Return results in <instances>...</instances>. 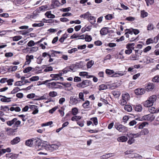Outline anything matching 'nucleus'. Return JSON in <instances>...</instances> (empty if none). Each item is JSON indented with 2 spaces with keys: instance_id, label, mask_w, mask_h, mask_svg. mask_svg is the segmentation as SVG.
Returning <instances> with one entry per match:
<instances>
[{
  "instance_id": "1",
  "label": "nucleus",
  "mask_w": 159,
  "mask_h": 159,
  "mask_svg": "<svg viewBox=\"0 0 159 159\" xmlns=\"http://www.w3.org/2000/svg\"><path fill=\"white\" fill-rule=\"evenodd\" d=\"M157 97L155 95H153L150 97L148 99L143 102V104L146 107H150L153 105L154 102L156 101Z\"/></svg>"
},
{
  "instance_id": "2",
  "label": "nucleus",
  "mask_w": 159,
  "mask_h": 159,
  "mask_svg": "<svg viewBox=\"0 0 159 159\" xmlns=\"http://www.w3.org/2000/svg\"><path fill=\"white\" fill-rule=\"evenodd\" d=\"M114 126L115 128L120 132L126 131L128 130L127 127L120 124L119 123H116Z\"/></svg>"
},
{
  "instance_id": "3",
  "label": "nucleus",
  "mask_w": 159,
  "mask_h": 159,
  "mask_svg": "<svg viewBox=\"0 0 159 159\" xmlns=\"http://www.w3.org/2000/svg\"><path fill=\"white\" fill-rule=\"evenodd\" d=\"M34 58V56L32 55H31L29 56V55H27L26 56V61H25V64L23 66L24 67V66L27 65H29L31 62V59H33Z\"/></svg>"
},
{
  "instance_id": "4",
  "label": "nucleus",
  "mask_w": 159,
  "mask_h": 159,
  "mask_svg": "<svg viewBox=\"0 0 159 159\" xmlns=\"http://www.w3.org/2000/svg\"><path fill=\"white\" fill-rule=\"evenodd\" d=\"M134 92L135 94L137 95H141L144 93L145 91L144 89H137L135 90Z\"/></svg>"
},
{
  "instance_id": "5",
  "label": "nucleus",
  "mask_w": 159,
  "mask_h": 159,
  "mask_svg": "<svg viewBox=\"0 0 159 159\" xmlns=\"http://www.w3.org/2000/svg\"><path fill=\"white\" fill-rule=\"evenodd\" d=\"M154 88V85L153 83H149L145 87V90L147 91L152 90Z\"/></svg>"
},
{
  "instance_id": "6",
  "label": "nucleus",
  "mask_w": 159,
  "mask_h": 159,
  "mask_svg": "<svg viewBox=\"0 0 159 159\" xmlns=\"http://www.w3.org/2000/svg\"><path fill=\"white\" fill-rule=\"evenodd\" d=\"M78 98H74L73 97H70V103L72 105L76 104L78 103V102H80V100H78Z\"/></svg>"
},
{
  "instance_id": "7",
  "label": "nucleus",
  "mask_w": 159,
  "mask_h": 159,
  "mask_svg": "<svg viewBox=\"0 0 159 159\" xmlns=\"http://www.w3.org/2000/svg\"><path fill=\"white\" fill-rule=\"evenodd\" d=\"M108 27H103L100 31V34L102 35H105L109 32Z\"/></svg>"
},
{
  "instance_id": "8",
  "label": "nucleus",
  "mask_w": 159,
  "mask_h": 159,
  "mask_svg": "<svg viewBox=\"0 0 159 159\" xmlns=\"http://www.w3.org/2000/svg\"><path fill=\"white\" fill-rule=\"evenodd\" d=\"M134 109L136 111L140 112L142 110V106L140 104H138L133 105Z\"/></svg>"
},
{
  "instance_id": "9",
  "label": "nucleus",
  "mask_w": 159,
  "mask_h": 159,
  "mask_svg": "<svg viewBox=\"0 0 159 159\" xmlns=\"http://www.w3.org/2000/svg\"><path fill=\"white\" fill-rule=\"evenodd\" d=\"M16 129H12L11 128H7L6 129V131L7 132V134L8 135H11L15 132V130Z\"/></svg>"
},
{
  "instance_id": "10",
  "label": "nucleus",
  "mask_w": 159,
  "mask_h": 159,
  "mask_svg": "<svg viewBox=\"0 0 159 159\" xmlns=\"http://www.w3.org/2000/svg\"><path fill=\"white\" fill-rule=\"evenodd\" d=\"M20 138L17 137L11 141V143L12 145L16 144L19 143L20 141Z\"/></svg>"
},
{
  "instance_id": "11",
  "label": "nucleus",
  "mask_w": 159,
  "mask_h": 159,
  "mask_svg": "<svg viewBox=\"0 0 159 159\" xmlns=\"http://www.w3.org/2000/svg\"><path fill=\"white\" fill-rule=\"evenodd\" d=\"M82 83L84 88L92 84V82L88 80H83Z\"/></svg>"
},
{
  "instance_id": "12",
  "label": "nucleus",
  "mask_w": 159,
  "mask_h": 159,
  "mask_svg": "<svg viewBox=\"0 0 159 159\" xmlns=\"http://www.w3.org/2000/svg\"><path fill=\"white\" fill-rule=\"evenodd\" d=\"M3 97V98L1 99L0 100L2 102H11V100L10 99L11 98H7L5 96L0 95V98Z\"/></svg>"
},
{
  "instance_id": "13",
  "label": "nucleus",
  "mask_w": 159,
  "mask_h": 159,
  "mask_svg": "<svg viewBox=\"0 0 159 159\" xmlns=\"http://www.w3.org/2000/svg\"><path fill=\"white\" fill-rule=\"evenodd\" d=\"M17 119L16 118H14L11 120H9L7 121L6 123L7 125L9 126H11L13 124L14 125L15 121L17 120Z\"/></svg>"
},
{
  "instance_id": "14",
  "label": "nucleus",
  "mask_w": 159,
  "mask_h": 159,
  "mask_svg": "<svg viewBox=\"0 0 159 159\" xmlns=\"http://www.w3.org/2000/svg\"><path fill=\"white\" fill-rule=\"evenodd\" d=\"M34 140H35V141L34 142L36 146H37L38 148L39 149V148L40 147L42 141L38 139L37 140L35 139H34Z\"/></svg>"
},
{
  "instance_id": "15",
  "label": "nucleus",
  "mask_w": 159,
  "mask_h": 159,
  "mask_svg": "<svg viewBox=\"0 0 159 159\" xmlns=\"http://www.w3.org/2000/svg\"><path fill=\"white\" fill-rule=\"evenodd\" d=\"M33 144V140L32 139H29L25 141V144L26 145L31 147Z\"/></svg>"
},
{
  "instance_id": "16",
  "label": "nucleus",
  "mask_w": 159,
  "mask_h": 159,
  "mask_svg": "<svg viewBox=\"0 0 159 159\" xmlns=\"http://www.w3.org/2000/svg\"><path fill=\"white\" fill-rule=\"evenodd\" d=\"M127 140V138L125 136H121L119 137L117 139V140L119 142H125Z\"/></svg>"
},
{
  "instance_id": "17",
  "label": "nucleus",
  "mask_w": 159,
  "mask_h": 159,
  "mask_svg": "<svg viewBox=\"0 0 159 159\" xmlns=\"http://www.w3.org/2000/svg\"><path fill=\"white\" fill-rule=\"evenodd\" d=\"M91 15V14L89 11H88L84 14L81 15L80 16V17L86 19L89 17H90Z\"/></svg>"
},
{
  "instance_id": "18",
  "label": "nucleus",
  "mask_w": 159,
  "mask_h": 159,
  "mask_svg": "<svg viewBox=\"0 0 159 159\" xmlns=\"http://www.w3.org/2000/svg\"><path fill=\"white\" fill-rule=\"evenodd\" d=\"M108 89V85L107 86L106 85L104 84H102L100 85L98 89L99 90H104L106 89Z\"/></svg>"
},
{
  "instance_id": "19",
  "label": "nucleus",
  "mask_w": 159,
  "mask_h": 159,
  "mask_svg": "<svg viewBox=\"0 0 159 159\" xmlns=\"http://www.w3.org/2000/svg\"><path fill=\"white\" fill-rule=\"evenodd\" d=\"M125 72L120 71L119 73H116L113 75L112 76V77H118L119 76H121L123 75L124 74Z\"/></svg>"
},
{
  "instance_id": "20",
  "label": "nucleus",
  "mask_w": 159,
  "mask_h": 159,
  "mask_svg": "<svg viewBox=\"0 0 159 159\" xmlns=\"http://www.w3.org/2000/svg\"><path fill=\"white\" fill-rule=\"evenodd\" d=\"M68 35V34H64L62 35V37L59 39V41L61 43H63L64 40L67 38Z\"/></svg>"
},
{
  "instance_id": "21",
  "label": "nucleus",
  "mask_w": 159,
  "mask_h": 159,
  "mask_svg": "<svg viewBox=\"0 0 159 159\" xmlns=\"http://www.w3.org/2000/svg\"><path fill=\"white\" fill-rule=\"evenodd\" d=\"M112 153H109L106 154L105 155H103L101 156L102 158L103 159L108 158L111 157L112 156Z\"/></svg>"
},
{
  "instance_id": "22",
  "label": "nucleus",
  "mask_w": 159,
  "mask_h": 159,
  "mask_svg": "<svg viewBox=\"0 0 159 159\" xmlns=\"http://www.w3.org/2000/svg\"><path fill=\"white\" fill-rule=\"evenodd\" d=\"M148 110L149 112L152 114H153L154 113H157L158 112H156L157 111H158V109L155 110V108L154 107H149L148 108Z\"/></svg>"
},
{
  "instance_id": "23",
  "label": "nucleus",
  "mask_w": 159,
  "mask_h": 159,
  "mask_svg": "<svg viewBox=\"0 0 159 159\" xmlns=\"http://www.w3.org/2000/svg\"><path fill=\"white\" fill-rule=\"evenodd\" d=\"M48 7V6L47 5L42 6L40 7H39V8L38 9L37 11H44L46 10V9H47Z\"/></svg>"
},
{
  "instance_id": "24",
  "label": "nucleus",
  "mask_w": 159,
  "mask_h": 159,
  "mask_svg": "<svg viewBox=\"0 0 159 159\" xmlns=\"http://www.w3.org/2000/svg\"><path fill=\"white\" fill-rule=\"evenodd\" d=\"M78 110L77 108L74 107L72 108L71 110V112L72 115L74 116H75L78 113Z\"/></svg>"
},
{
  "instance_id": "25",
  "label": "nucleus",
  "mask_w": 159,
  "mask_h": 159,
  "mask_svg": "<svg viewBox=\"0 0 159 159\" xmlns=\"http://www.w3.org/2000/svg\"><path fill=\"white\" fill-rule=\"evenodd\" d=\"M48 144H47V142L46 141L42 142L41 145L39 149H42V148L47 147Z\"/></svg>"
},
{
  "instance_id": "26",
  "label": "nucleus",
  "mask_w": 159,
  "mask_h": 159,
  "mask_svg": "<svg viewBox=\"0 0 159 159\" xmlns=\"http://www.w3.org/2000/svg\"><path fill=\"white\" fill-rule=\"evenodd\" d=\"M122 99L127 100L129 97V95L128 93H125L122 94Z\"/></svg>"
},
{
  "instance_id": "27",
  "label": "nucleus",
  "mask_w": 159,
  "mask_h": 159,
  "mask_svg": "<svg viewBox=\"0 0 159 159\" xmlns=\"http://www.w3.org/2000/svg\"><path fill=\"white\" fill-rule=\"evenodd\" d=\"M22 37L21 36H15L13 37H11V38H12L13 39V41H18L21 39L22 38Z\"/></svg>"
},
{
  "instance_id": "28",
  "label": "nucleus",
  "mask_w": 159,
  "mask_h": 159,
  "mask_svg": "<svg viewBox=\"0 0 159 159\" xmlns=\"http://www.w3.org/2000/svg\"><path fill=\"white\" fill-rule=\"evenodd\" d=\"M93 64L94 61L92 60L88 61L87 63V68H91Z\"/></svg>"
},
{
  "instance_id": "29",
  "label": "nucleus",
  "mask_w": 159,
  "mask_h": 159,
  "mask_svg": "<svg viewBox=\"0 0 159 159\" xmlns=\"http://www.w3.org/2000/svg\"><path fill=\"white\" fill-rule=\"evenodd\" d=\"M124 109L125 110L130 112L132 110V107L131 106L129 105H126L125 106Z\"/></svg>"
},
{
  "instance_id": "30",
  "label": "nucleus",
  "mask_w": 159,
  "mask_h": 159,
  "mask_svg": "<svg viewBox=\"0 0 159 159\" xmlns=\"http://www.w3.org/2000/svg\"><path fill=\"white\" fill-rule=\"evenodd\" d=\"M22 90L21 89H20V88L18 87H15L14 89L11 91V93L12 94H15L18 91Z\"/></svg>"
},
{
  "instance_id": "31",
  "label": "nucleus",
  "mask_w": 159,
  "mask_h": 159,
  "mask_svg": "<svg viewBox=\"0 0 159 159\" xmlns=\"http://www.w3.org/2000/svg\"><path fill=\"white\" fill-rule=\"evenodd\" d=\"M89 20H90V23L92 24H93L96 22V18L93 16H90L89 17Z\"/></svg>"
},
{
  "instance_id": "32",
  "label": "nucleus",
  "mask_w": 159,
  "mask_h": 159,
  "mask_svg": "<svg viewBox=\"0 0 159 159\" xmlns=\"http://www.w3.org/2000/svg\"><path fill=\"white\" fill-rule=\"evenodd\" d=\"M148 123L147 122H144L142 123L140 125L138 126V128L139 129H143L146 125H148Z\"/></svg>"
},
{
  "instance_id": "33",
  "label": "nucleus",
  "mask_w": 159,
  "mask_h": 159,
  "mask_svg": "<svg viewBox=\"0 0 159 159\" xmlns=\"http://www.w3.org/2000/svg\"><path fill=\"white\" fill-rule=\"evenodd\" d=\"M155 40H154V39H153L151 38L148 39L146 41V44L147 45H148L151 43H153L155 42L154 41Z\"/></svg>"
},
{
  "instance_id": "34",
  "label": "nucleus",
  "mask_w": 159,
  "mask_h": 159,
  "mask_svg": "<svg viewBox=\"0 0 159 159\" xmlns=\"http://www.w3.org/2000/svg\"><path fill=\"white\" fill-rule=\"evenodd\" d=\"M142 135H147L149 133V130L145 128L142 130L141 132Z\"/></svg>"
},
{
  "instance_id": "35",
  "label": "nucleus",
  "mask_w": 159,
  "mask_h": 159,
  "mask_svg": "<svg viewBox=\"0 0 159 159\" xmlns=\"http://www.w3.org/2000/svg\"><path fill=\"white\" fill-rule=\"evenodd\" d=\"M108 89H114L116 88L117 87V85L115 83L113 84L112 85H108Z\"/></svg>"
},
{
  "instance_id": "36",
  "label": "nucleus",
  "mask_w": 159,
  "mask_h": 159,
  "mask_svg": "<svg viewBox=\"0 0 159 159\" xmlns=\"http://www.w3.org/2000/svg\"><path fill=\"white\" fill-rule=\"evenodd\" d=\"M24 81L21 80L16 82L14 84V85L15 86H21L22 85H24V84H23Z\"/></svg>"
},
{
  "instance_id": "37",
  "label": "nucleus",
  "mask_w": 159,
  "mask_h": 159,
  "mask_svg": "<svg viewBox=\"0 0 159 159\" xmlns=\"http://www.w3.org/2000/svg\"><path fill=\"white\" fill-rule=\"evenodd\" d=\"M34 69L31 67H28L25 68L23 70V72L25 73H27L30 71L32 69Z\"/></svg>"
},
{
  "instance_id": "38",
  "label": "nucleus",
  "mask_w": 159,
  "mask_h": 159,
  "mask_svg": "<svg viewBox=\"0 0 159 159\" xmlns=\"http://www.w3.org/2000/svg\"><path fill=\"white\" fill-rule=\"evenodd\" d=\"M57 93L55 91L50 92L49 93V96L52 97H54L57 96Z\"/></svg>"
},
{
  "instance_id": "39",
  "label": "nucleus",
  "mask_w": 159,
  "mask_h": 159,
  "mask_svg": "<svg viewBox=\"0 0 159 159\" xmlns=\"http://www.w3.org/2000/svg\"><path fill=\"white\" fill-rule=\"evenodd\" d=\"M81 119V117L80 116H73L71 118V120L72 121H77L78 120Z\"/></svg>"
},
{
  "instance_id": "40",
  "label": "nucleus",
  "mask_w": 159,
  "mask_h": 159,
  "mask_svg": "<svg viewBox=\"0 0 159 159\" xmlns=\"http://www.w3.org/2000/svg\"><path fill=\"white\" fill-rule=\"evenodd\" d=\"M90 120L93 121L94 125H96L98 124V121L97 117H94L90 119Z\"/></svg>"
},
{
  "instance_id": "41",
  "label": "nucleus",
  "mask_w": 159,
  "mask_h": 159,
  "mask_svg": "<svg viewBox=\"0 0 159 159\" xmlns=\"http://www.w3.org/2000/svg\"><path fill=\"white\" fill-rule=\"evenodd\" d=\"M105 72L108 75H111L114 73V71L113 70L109 69H107L106 70Z\"/></svg>"
},
{
  "instance_id": "42",
  "label": "nucleus",
  "mask_w": 159,
  "mask_h": 159,
  "mask_svg": "<svg viewBox=\"0 0 159 159\" xmlns=\"http://www.w3.org/2000/svg\"><path fill=\"white\" fill-rule=\"evenodd\" d=\"M47 95V94H44L43 96H41L39 98H38L37 100H40L43 99H47L48 98V96H47L46 97Z\"/></svg>"
},
{
  "instance_id": "43",
  "label": "nucleus",
  "mask_w": 159,
  "mask_h": 159,
  "mask_svg": "<svg viewBox=\"0 0 159 159\" xmlns=\"http://www.w3.org/2000/svg\"><path fill=\"white\" fill-rule=\"evenodd\" d=\"M89 101L87 100L85 101V102L83 103L82 106L84 108H87L88 106H89Z\"/></svg>"
},
{
  "instance_id": "44",
  "label": "nucleus",
  "mask_w": 159,
  "mask_h": 159,
  "mask_svg": "<svg viewBox=\"0 0 159 159\" xmlns=\"http://www.w3.org/2000/svg\"><path fill=\"white\" fill-rule=\"evenodd\" d=\"M39 79V77L38 76H34L30 79V81H34L38 80Z\"/></svg>"
},
{
  "instance_id": "45",
  "label": "nucleus",
  "mask_w": 159,
  "mask_h": 159,
  "mask_svg": "<svg viewBox=\"0 0 159 159\" xmlns=\"http://www.w3.org/2000/svg\"><path fill=\"white\" fill-rule=\"evenodd\" d=\"M142 121L143 120H148L149 121V116L148 115H145L142 117Z\"/></svg>"
},
{
  "instance_id": "46",
  "label": "nucleus",
  "mask_w": 159,
  "mask_h": 159,
  "mask_svg": "<svg viewBox=\"0 0 159 159\" xmlns=\"http://www.w3.org/2000/svg\"><path fill=\"white\" fill-rule=\"evenodd\" d=\"M86 36V37L85 39V41H86L89 42L92 40V38L90 35L87 34Z\"/></svg>"
},
{
  "instance_id": "47",
  "label": "nucleus",
  "mask_w": 159,
  "mask_h": 159,
  "mask_svg": "<svg viewBox=\"0 0 159 159\" xmlns=\"http://www.w3.org/2000/svg\"><path fill=\"white\" fill-rule=\"evenodd\" d=\"M152 81L154 82H159V76H155L152 79Z\"/></svg>"
},
{
  "instance_id": "48",
  "label": "nucleus",
  "mask_w": 159,
  "mask_h": 159,
  "mask_svg": "<svg viewBox=\"0 0 159 159\" xmlns=\"http://www.w3.org/2000/svg\"><path fill=\"white\" fill-rule=\"evenodd\" d=\"M136 56H139L141 55L142 51L140 50H134Z\"/></svg>"
},
{
  "instance_id": "49",
  "label": "nucleus",
  "mask_w": 159,
  "mask_h": 159,
  "mask_svg": "<svg viewBox=\"0 0 159 159\" xmlns=\"http://www.w3.org/2000/svg\"><path fill=\"white\" fill-rule=\"evenodd\" d=\"M71 9L70 7H69L66 8H62L60 9V11L63 12H68L70 11Z\"/></svg>"
},
{
  "instance_id": "50",
  "label": "nucleus",
  "mask_w": 159,
  "mask_h": 159,
  "mask_svg": "<svg viewBox=\"0 0 159 159\" xmlns=\"http://www.w3.org/2000/svg\"><path fill=\"white\" fill-rule=\"evenodd\" d=\"M146 2L147 5L148 6H149V5H152L154 2V0H145Z\"/></svg>"
},
{
  "instance_id": "51",
  "label": "nucleus",
  "mask_w": 159,
  "mask_h": 159,
  "mask_svg": "<svg viewBox=\"0 0 159 159\" xmlns=\"http://www.w3.org/2000/svg\"><path fill=\"white\" fill-rule=\"evenodd\" d=\"M129 137L130 138L128 141V143L129 144H131L134 142L135 140L134 139V138H133V137Z\"/></svg>"
},
{
  "instance_id": "52",
  "label": "nucleus",
  "mask_w": 159,
  "mask_h": 159,
  "mask_svg": "<svg viewBox=\"0 0 159 159\" xmlns=\"http://www.w3.org/2000/svg\"><path fill=\"white\" fill-rule=\"evenodd\" d=\"M44 24L43 23H40L38 24L34 23L32 25L33 27H41L43 26Z\"/></svg>"
},
{
  "instance_id": "53",
  "label": "nucleus",
  "mask_w": 159,
  "mask_h": 159,
  "mask_svg": "<svg viewBox=\"0 0 159 159\" xmlns=\"http://www.w3.org/2000/svg\"><path fill=\"white\" fill-rule=\"evenodd\" d=\"M52 3L57 7H59L60 4V2L57 0H52Z\"/></svg>"
},
{
  "instance_id": "54",
  "label": "nucleus",
  "mask_w": 159,
  "mask_h": 159,
  "mask_svg": "<svg viewBox=\"0 0 159 159\" xmlns=\"http://www.w3.org/2000/svg\"><path fill=\"white\" fill-rule=\"evenodd\" d=\"M112 94L116 97H118L120 94V93L118 91H114L112 92Z\"/></svg>"
},
{
  "instance_id": "55",
  "label": "nucleus",
  "mask_w": 159,
  "mask_h": 159,
  "mask_svg": "<svg viewBox=\"0 0 159 159\" xmlns=\"http://www.w3.org/2000/svg\"><path fill=\"white\" fill-rule=\"evenodd\" d=\"M86 47V44H84L82 45H78L77 46V48L79 49L83 50L85 49Z\"/></svg>"
},
{
  "instance_id": "56",
  "label": "nucleus",
  "mask_w": 159,
  "mask_h": 159,
  "mask_svg": "<svg viewBox=\"0 0 159 159\" xmlns=\"http://www.w3.org/2000/svg\"><path fill=\"white\" fill-rule=\"evenodd\" d=\"M35 45V43L33 40H30L27 43V45L29 47H32Z\"/></svg>"
},
{
  "instance_id": "57",
  "label": "nucleus",
  "mask_w": 159,
  "mask_h": 159,
  "mask_svg": "<svg viewBox=\"0 0 159 159\" xmlns=\"http://www.w3.org/2000/svg\"><path fill=\"white\" fill-rule=\"evenodd\" d=\"M120 103L121 105H125L126 103V100L122 99L120 100Z\"/></svg>"
},
{
  "instance_id": "58",
  "label": "nucleus",
  "mask_w": 159,
  "mask_h": 159,
  "mask_svg": "<svg viewBox=\"0 0 159 159\" xmlns=\"http://www.w3.org/2000/svg\"><path fill=\"white\" fill-rule=\"evenodd\" d=\"M57 108L58 107L55 106L49 110V113L51 114H52Z\"/></svg>"
},
{
  "instance_id": "59",
  "label": "nucleus",
  "mask_w": 159,
  "mask_h": 159,
  "mask_svg": "<svg viewBox=\"0 0 159 159\" xmlns=\"http://www.w3.org/2000/svg\"><path fill=\"white\" fill-rule=\"evenodd\" d=\"M154 26L152 24H149L147 26V30H151L153 29Z\"/></svg>"
},
{
  "instance_id": "60",
  "label": "nucleus",
  "mask_w": 159,
  "mask_h": 159,
  "mask_svg": "<svg viewBox=\"0 0 159 159\" xmlns=\"http://www.w3.org/2000/svg\"><path fill=\"white\" fill-rule=\"evenodd\" d=\"M135 18L134 17L132 16H129L126 18H125V20L129 21H134L135 20Z\"/></svg>"
},
{
  "instance_id": "61",
  "label": "nucleus",
  "mask_w": 159,
  "mask_h": 159,
  "mask_svg": "<svg viewBox=\"0 0 159 159\" xmlns=\"http://www.w3.org/2000/svg\"><path fill=\"white\" fill-rule=\"evenodd\" d=\"M53 70L52 67L51 66H49L44 69V71L45 72L52 71Z\"/></svg>"
},
{
  "instance_id": "62",
  "label": "nucleus",
  "mask_w": 159,
  "mask_h": 159,
  "mask_svg": "<svg viewBox=\"0 0 159 159\" xmlns=\"http://www.w3.org/2000/svg\"><path fill=\"white\" fill-rule=\"evenodd\" d=\"M79 75L82 76H88V73L86 72H81L80 73Z\"/></svg>"
},
{
  "instance_id": "63",
  "label": "nucleus",
  "mask_w": 159,
  "mask_h": 159,
  "mask_svg": "<svg viewBox=\"0 0 159 159\" xmlns=\"http://www.w3.org/2000/svg\"><path fill=\"white\" fill-rule=\"evenodd\" d=\"M43 60V59L42 58L41 56H39L38 58H37V63L39 64H41Z\"/></svg>"
},
{
  "instance_id": "64",
  "label": "nucleus",
  "mask_w": 159,
  "mask_h": 159,
  "mask_svg": "<svg viewBox=\"0 0 159 159\" xmlns=\"http://www.w3.org/2000/svg\"><path fill=\"white\" fill-rule=\"evenodd\" d=\"M148 14L147 12L144 11H141V16L143 18L146 17L148 16Z\"/></svg>"
}]
</instances>
